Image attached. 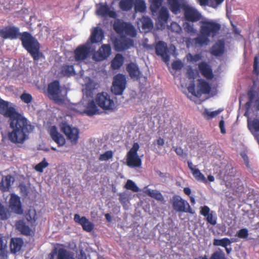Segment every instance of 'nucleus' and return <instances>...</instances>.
<instances>
[{
    "label": "nucleus",
    "mask_w": 259,
    "mask_h": 259,
    "mask_svg": "<svg viewBox=\"0 0 259 259\" xmlns=\"http://www.w3.org/2000/svg\"><path fill=\"white\" fill-rule=\"evenodd\" d=\"M0 113L9 117L10 130L7 134L9 141L15 144H23L29 139V134L34 130V126L15 109L9 106V103L0 98Z\"/></svg>",
    "instance_id": "obj_1"
},
{
    "label": "nucleus",
    "mask_w": 259,
    "mask_h": 259,
    "mask_svg": "<svg viewBox=\"0 0 259 259\" xmlns=\"http://www.w3.org/2000/svg\"><path fill=\"white\" fill-rule=\"evenodd\" d=\"M200 35L194 39L196 46H207L210 40L209 38L217 36L221 28V25L215 20L205 19L199 22Z\"/></svg>",
    "instance_id": "obj_2"
},
{
    "label": "nucleus",
    "mask_w": 259,
    "mask_h": 259,
    "mask_svg": "<svg viewBox=\"0 0 259 259\" xmlns=\"http://www.w3.org/2000/svg\"><path fill=\"white\" fill-rule=\"evenodd\" d=\"M104 37V32L101 28L98 27L94 28L92 31L90 40L85 44L78 46L75 50V60L78 61L86 59L90 54L95 50L93 44L101 42Z\"/></svg>",
    "instance_id": "obj_3"
},
{
    "label": "nucleus",
    "mask_w": 259,
    "mask_h": 259,
    "mask_svg": "<svg viewBox=\"0 0 259 259\" xmlns=\"http://www.w3.org/2000/svg\"><path fill=\"white\" fill-rule=\"evenodd\" d=\"M20 39L23 47L30 54L34 61H38L43 54L40 52V44L30 33L24 32L21 34Z\"/></svg>",
    "instance_id": "obj_4"
},
{
    "label": "nucleus",
    "mask_w": 259,
    "mask_h": 259,
    "mask_svg": "<svg viewBox=\"0 0 259 259\" xmlns=\"http://www.w3.org/2000/svg\"><path fill=\"white\" fill-rule=\"evenodd\" d=\"M113 27L115 31L119 34H124L132 37L136 35V30L130 23L117 20L115 22Z\"/></svg>",
    "instance_id": "obj_5"
},
{
    "label": "nucleus",
    "mask_w": 259,
    "mask_h": 259,
    "mask_svg": "<svg viewBox=\"0 0 259 259\" xmlns=\"http://www.w3.org/2000/svg\"><path fill=\"white\" fill-rule=\"evenodd\" d=\"M62 132L66 136L72 145H76L79 139V130L77 128L70 125L66 123H63L61 125Z\"/></svg>",
    "instance_id": "obj_6"
},
{
    "label": "nucleus",
    "mask_w": 259,
    "mask_h": 259,
    "mask_svg": "<svg viewBox=\"0 0 259 259\" xmlns=\"http://www.w3.org/2000/svg\"><path fill=\"white\" fill-rule=\"evenodd\" d=\"M139 145L135 143L127 154V165L131 167H139L141 165V159L137 154Z\"/></svg>",
    "instance_id": "obj_7"
},
{
    "label": "nucleus",
    "mask_w": 259,
    "mask_h": 259,
    "mask_svg": "<svg viewBox=\"0 0 259 259\" xmlns=\"http://www.w3.org/2000/svg\"><path fill=\"white\" fill-rule=\"evenodd\" d=\"M172 206L174 209L178 212H189L192 214L194 213L188 202L179 195L173 196Z\"/></svg>",
    "instance_id": "obj_8"
},
{
    "label": "nucleus",
    "mask_w": 259,
    "mask_h": 259,
    "mask_svg": "<svg viewBox=\"0 0 259 259\" xmlns=\"http://www.w3.org/2000/svg\"><path fill=\"white\" fill-rule=\"evenodd\" d=\"M98 105L104 110H113L115 107L113 100L107 93L103 92L98 94L96 99Z\"/></svg>",
    "instance_id": "obj_9"
},
{
    "label": "nucleus",
    "mask_w": 259,
    "mask_h": 259,
    "mask_svg": "<svg viewBox=\"0 0 259 259\" xmlns=\"http://www.w3.org/2000/svg\"><path fill=\"white\" fill-rule=\"evenodd\" d=\"M126 80L124 75L118 74L113 78L111 88L112 92L115 95H121L126 88Z\"/></svg>",
    "instance_id": "obj_10"
},
{
    "label": "nucleus",
    "mask_w": 259,
    "mask_h": 259,
    "mask_svg": "<svg viewBox=\"0 0 259 259\" xmlns=\"http://www.w3.org/2000/svg\"><path fill=\"white\" fill-rule=\"evenodd\" d=\"M111 49L109 45H103L99 50L93 55V59L96 61H101L106 59L111 54Z\"/></svg>",
    "instance_id": "obj_11"
},
{
    "label": "nucleus",
    "mask_w": 259,
    "mask_h": 259,
    "mask_svg": "<svg viewBox=\"0 0 259 259\" xmlns=\"http://www.w3.org/2000/svg\"><path fill=\"white\" fill-rule=\"evenodd\" d=\"M200 213L205 217L207 222L212 226L217 224V215L215 211L211 210L208 206H201Z\"/></svg>",
    "instance_id": "obj_12"
},
{
    "label": "nucleus",
    "mask_w": 259,
    "mask_h": 259,
    "mask_svg": "<svg viewBox=\"0 0 259 259\" xmlns=\"http://www.w3.org/2000/svg\"><path fill=\"white\" fill-rule=\"evenodd\" d=\"M183 9L184 16L186 20L191 22H196L200 19L201 15L196 9L185 5Z\"/></svg>",
    "instance_id": "obj_13"
},
{
    "label": "nucleus",
    "mask_w": 259,
    "mask_h": 259,
    "mask_svg": "<svg viewBox=\"0 0 259 259\" xmlns=\"http://www.w3.org/2000/svg\"><path fill=\"white\" fill-rule=\"evenodd\" d=\"M60 92L59 82L58 81H54L49 84L48 94L50 99L56 102L59 101L61 100L59 97Z\"/></svg>",
    "instance_id": "obj_14"
},
{
    "label": "nucleus",
    "mask_w": 259,
    "mask_h": 259,
    "mask_svg": "<svg viewBox=\"0 0 259 259\" xmlns=\"http://www.w3.org/2000/svg\"><path fill=\"white\" fill-rule=\"evenodd\" d=\"M9 206L14 212L21 214L23 212L20 198L15 194H12L9 201Z\"/></svg>",
    "instance_id": "obj_15"
},
{
    "label": "nucleus",
    "mask_w": 259,
    "mask_h": 259,
    "mask_svg": "<svg viewBox=\"0 0 259 259\" xmlns=\"http://www.w3.org/2000/svg\"><path fill=\"white\" fill-rule=\"evenodd\" d=\"M18 34L19 29L15 27H7L0 29V37L4 39H15Z\"/></svg>",
    "instance_id": "obj_16"
},
{
    "label": "nucleus",
    "mask_w": 259,
    "mask_h": 259,
    "mask_svg": "<svg viewBox=\"0 0 259 259\" xmlns=\"http://www.w3.org/2000/svg\"><path fill=\"white\" fill-rule=\"evenodd\" d=\"M156 53L158 56H160L162 60L167 62L169 61V56L168 55V50L166 44L163 41H159L155 47Z\"/></svg>",
    "instance_id": "obj_17"
},
{
    "label": "nucleus",
    "mask_w": 259,
    "mask_h": 259,
    "mask_svg": "<svg viewBox=\"0 0 259 259\" xmlns=\"http://www.w3.org/2000/svg\"><path fill=\"white\" fill-rule=\"evenodd\" d=\"M115 49L119 52L127 50L134 46V41L131 38L122 37L117 40L114 44Z\"/></svg>",
    "instance_id": "obj_18"
},
{
    "label": "nucleus",
    "mask_w": 259,
    "mask_h": 259,
    "mask_svg": "<svg viewBox=\"0 0 259 259\" xmlns=\"http://www.w3.org/2000/svg\"><path fill=\"white\" fill-rule=\"evenodd\" d=\"M74 220L75 223L80 225L83 229L87 232H90L94 229V224L85 217H80L78 214H75L74 216Z\"/></svg>",
    "instance_id": "obj_19"
},
{
    "label": "nucleus",
    "mask_w": 259,
    "mask_h": 259,
    "mask_svg": "<svg viewBox=\"0 0 259 259\" xmlns=\"http://www.w3.org/2000/svg\"><path fill=\"white\" fill-rule=\"evenodd\" d=\"M50 134L52 139L59 146L64 145L65 143V139L63 136L58 132L55 126H52L50 130Z\"/></svg>",
    "instance_id": "obj_20"
},
{
    "label": "nucleus",
    "mask_w": 259,
    "mask_h": 259,
    "mask_svg": "<svg viewBox=\"0 0 259 259\" xmlns=\"http://www.w3.org/2000/svg\"><path fill=\"white\" fill-rule=\"evenodd\" d=\"M96 13L98 15L102 17L109 16L110 18H115L117 16L116 12L111 11L106 5L101 4L99 5Z\"/></svg>",
    "instance_id": "obj_21"
},
{
    "label": "nucleus",
    "mask_w": 259,
    "mask_h": 259,
    "mask_svg": "<svg viewBox=\"0 0 259 259\" xmlns=\"http://www.w3.org/2000/svg\"><path fill=\"white\" fill-rule=\"evenodd\" d=\"M169 9L174 14H177L180 12L181 9L185 6L184 0H167Z\"/></svg>",
    "instance_id": "obj_22"
},
{
    "label": "nucleus",
    "mask_w": 259,
    "mask_h": 259,
    "mask_svg": "<svg viewBox=\"0 0 259 259\" xmlns=\"http://www.w3.org/2000/svg\"><path fill=\"white\" fill-rule=\"evenodd\" d=\"M126 70L130 77L134 80H138L141 76L142 72L140 71L138 66L134 63L128 64Z\"/></svg>",
    "instance_id": "obj_23"
},
{
    "label": "nucleus",
    "mask_w": 259,
    "mask_h": 259,
    "mask_svg": "<svg viewBox=\"0 0 259 259\" xmlns=\"http://www.w3.org/2000/svg\"><path fill=\"white\" fill-rule=\"evenodd\" d=\"M198 68L202 75L208 79L213 77L212 69L210 66L205 62H202L198 64Z\"/></svg>",
    "instance_id": "obj_24"
},
{
    "label": "nucleus",
    "mask_w": 259,
    "mask_h": 259,
    "mask_svg": "<svg viewBox=\"0 0 259 259\" xmlns=\"http://www.w3.org/2000/svg\"><path fill=\"white\" fill-rule=\"evenodd\" d=\"M225 42L223 40H219L212 47L211 54L215 56H221L224 52Z\"/></svg>",
    "instance_id": "obj_25"
},
{
    "label": "nucleus",
    "mask_w": 259,
    "mask_h": 259,
    "mask_svg": "<svg viewBox=\"0 0 259 259\" xmlns=\"http://www.w3.org/2000/svg\"><path fill=\"white\" fill-rule=\"evenodd\" d=\"M143 192L150 197L153 198L158 201H163L164 198L161 193L158 190H151L149 189L148 187H145L144 188Z\"/></svg>",
    "instance_id": "obj_26"
},
{
    "label": "nucleus",
    "mask_w": 259,
    "mask_h": 259,
    "mask_svg": "<svg viewBox=\"0 0 259 259\" xmlns=\"http://www.w3.org/2000/svg\"><path fill=\"white\" fill-rule=\"evenodd\" d=\"M84 113L88 116H93L100 114V110L98 108L94 101L92 100L88 103Z\"/></svg>",
    "instance_id": "obj_27"
},
{
    "label": "nucleus",
    "mask_w": 259,
    "mask_h": 259,
    "mask_svg": "<svg viewBox=\"0 0 259 259\" xmlns=\"http://www.w3.org/2000/svg\"><path fill=\"white\" fill-rule=\"evenodd\" d=\"M14 181V178L12 176L10 175L6 176L2 179L1 189L3 191H8L11 185L13 184Z\"/></svg>",
    "instance_id": "obj_28"
},
{
    "label": "nucleus",
    "mask_w": 259,
    "mask_h": 259,
    "mask_svg": "<svg viewBox=\"0 0 259 259\" xmlns=\"http://www.w3.org/2000/svg\"><path fill=\"white\" fill-rule=\"evenodd\" d=\"M23 244V241L22 239L17 238H12L11 241L10 247L11 251L13 253H16L19 251Z\"/></svg>",
    "instance_id": "obj_29"
},
{
    "label": "nucleus",
    "mask_w": 259,
    "mask_h": 259,
    "mask_svg": "<svg viewBox=\"0 0 259 259\" xmlns=\"http://www.w3.org/2000/svg\"><path fill=\"white\" fill-rule=\"evenodd\" d=\"M169 17V12L167 9L164 7H162L158 15V20L161 23V25H165L167 22Z\"/></svg>",
    "instance_id": "obj_30"
},
{
    "label": "nucleus",
    "mask_w": 259,
    "mask_h": 259,
    "mask_svg": "<svg viewBox=\"0 0 259 259\" xmlns=\"http://www.w3.org/2000/svg\"><path fill=\"white\" fill-rule=\"evenodd\" d=\"M124 58L122 55L117 54L111 62V67L113 69H119L123 64Z\"/></svg>",
    "instance_id": "obj_31"
},
{
    "label": "nucleus",
    "mask_w": 259,
    "mask_h": 259,
    "mask_svg": "<svg viewBox=\"0 0 259 259\" xmlns=\"http://www.w3.org/2000/svg\"><path fill=\"white\" fill-rule=\"evenodd\" d=\"M7 240L5 237H0V257L5 258L7 256Z\"/></svg>",
    "instance_id": "obj_32"
},
{
    "label": "nucleus",
    "mask_w": 259,
    "mask_h": 259,
    "mask_svg": "<svg viewBox=\"0 0 259 259\" xmlns=\"http://www.w3.org/2000/svg\"><path fill=\"white\" fill-rule=\"evenodd\" d=\"M58 259H74L73 254L64 248H60L58 251Z\"/></svg>",
    "instance_id": "obj_33"
},
{
    "label": "nucleus",
    "mask_w": 259,
    "mask_h": 259,
    "mask_svg": "<svg viewBox=\"0 0 259 259\" xmlns=\"http://www.w3.org/2000/svg\"><path fill=\"white\" fill-rule=\"evenodd\" d=\"M133 5L134 0H121L119 6L122 11H128L132 9Z\"/></svg>",
    "instance_id": "obj_34"
},
{
    "label": "nucleus",
    "mask_w": 259,
    "mask_h": 259,
    "mask_svg": "<svg viewBox=\"0 0 259 259\" xmlns=\"http://www.w3.org/2000/svg\"><path fill=\"white\" fill-rule=\"evenodd\" d=\"M61 73L63 76H72L75 74L74 70L72 65H63L61 67Z\"/></svg>",
    "instance_id": "obj_35"
},
{
    "label": "nucleus",
    "mask_w": 259,
    "mask_h": 259,
    "mask_svg": "<svg viewBox=\"0 0 259 259\" xmlns=\"http://www.w3.org/2000/svg\"><path fill=\"white\" fill-rule=\"evenodd\" d=\"M163 2V0H150V9L153 14L157 12Z\"/></svg>",
    "instance_id": "obj_36"
},
{
    "label": "nucleus",
    "mask_w": 259,
    "mask_h": 259,
    "mask_svg": "<svg viewBox=\"0 0 259 259\" xmlns=\"http://www.w3.org/2000/svg\"><path fill=\"white\" fill-rule=\"evenodd\" d=\"M146 8L144 0H135V10L136 12L144 13L146 11Z\"/></svg>",
    "instance_id": "obj_37"
},
{
    "label": "nucleus",
    "mask_w": 259,
    "mask_h": 259,
    "mask_svg": "<svg viewBox=\"0 0 259 259\" xmlns=\"http://www.w3.org/2000/svg\"><path fill=\"white\" fill-rule=\"evenodd\" d=\"M198 87L199 88V92L203 94H208L210 91V87L208 82L203 80H199Z\"/></svg>",
    "instance_id": "obj_38"
},
{
    "label": "nucleus",
    "mask_w": 259,
    "mask_h": 259,
    "mask_svg": "<svg viewBox=\"0 0 259 259\" xmlns=\"http://www.w3.org/2000/svg\"><path fill=\"white\" fill-rule=\"evenodd\" d=\"M143 29L150 30L153 27V23L151 19L148 17H143L141 19Z\"/></svg>",
    "instance_id": "obj_39"
},
{
    "label": "nucleus",
    "mask_w": 259,
    "mask_h": 259,
    "mask_svg": "<svg viewBox=\"0 0 259 259\" xmlns=\"http://www.w3.org/2000/svg\"><path fill=\"white\" fill-rule=\"evenodd\" d=\"M231 242L228 238H224L222 239H214L213 240V244L214 246H221L226 248V246L230 245Z\"/></svg>",
    "instance_id": "obj_40"
},
{
    "label": "nucleus",
    "mask_w": 259,
    "mask_h": 259,
    "mask_svg": "<svg viewBox=\"0 0 259 259\" xmlns=\"http://www.w3.org/2000/svg\"><path fill=\"white\" fill-rule=\"evenodd\" d=\"M192 174L197 181L203 182L204 184L207 183V180L198 168L194 170Z\"/></svg>",
    "instance_id": "obj_41"
},
{
    "label": "nucleus",
    "mask_w": 259,
    "mask_h": 259,
    "mask_svg": "<svg viewBox=\"0 0 259 259\" xmlns=\"http://www.w3.org/2000/svg\"><path fill=\"white\" fill-rule=\"evenodd\" d=\"M248 127L251 132H259V120L254 119L252 121L248 120Z\"/></svg>",
    "instance_id": "obj_42"
},
{
    "label": "nucleus",
    "mask_w": 259,
    "mask_h": 259,
    "mask_svg": "<svg viewBox=\"0 0 259 259\" xmlns=\"http://www.w3.org/2000/svg\"><path fill=\"white\" fill-rule=\"evenodd\" d=\"M0 216L2 220H7L10 216V212L8 208L5 207L0 203Z\"/></svg>",
    "instance_id": "obj_43"
},
{
    "label": "nucleus",
    "mask_w": 259,
    "mask_h": 259,
    "mask_svg": "<svg viewBox=\"0 0 259 259\" xmlns=\"http://www.w3.org/2000/svg\"><path fill=\"white\" fill-rule=\"evenodd\" d=\"M125 188L128 190H132L134 192H138L139 191V188L136 184L131 180H128L127 181L125 185Z\"/></svg>",
    "instance_id": "obj_44"
},
{
    "label": "nucleus",
    "mask_w": 259,
    "mask_h": 259,
    "mask_svg": "<svg viewBox=\"0 0 259 259\" xmlns=\"http://www.w3.org/2000/svg\"><path fill=\"white\" fill-rule=\"evenodd\" d=\"M222 110H218L214 111H209L207 109H205L203 112V115L207 119H211L218 115Z\"/></svg>",
    "instance_id": "obj_45"
},
{
    "label": "nucleus",
    "mask_w": 259,
    "mask_h": 259,
    "mask_svg": "<svg viewBox=\"0 0 259 259\" xmlns=\"http://www.w3.org/2000/svg\"><path fill=\"white\" fill-rule=\"evenodd\" d=\"M188 90L189 93L194 96L199 97L201 96V93L199 91L196 92L195 91V82L193 80L190 82L188 87Z\"/></svg>",
    "instance_id": "obj_46"
},
{
    "label": "nucleus",
    "mask_w": 259,
    "mask_h": 259,
    "mask_svg": "<svg viewBox=\"0 0 259 259\" xmlns=\"http://www.w3.org/2000/svg\"><path fill=\"white\" fill-rule=\"evenodd\" d=\"M184 28L186 32L190 33L191 35L196 33L197 30L194 28V25L189 23H186L184 25Z\"/></svg>",
    "instance_id": "obj_47"
},
{
    "label": "nucleus",
    "mask_w": 259,
    "mask_h": 259,
    "mask_svg": "<svg viewBox=\"0 0 259 259\" xmlns=\"http://www.w3.org/2000/svg\"><path fill=\"white\" fill-rule=\"evenodd\" d=\"M202 58V56L199 54H195L194 55H192L190 53H189L187 55V59L188 61L192 63L196 62L199 60H200Z\"/></svg>",
    "instance_id": "obj_48"
},
{
    "label": "nucleus",
    "mask_w": 259,
    "mask_h": 259,
    "mask_svg": "<svg viewBox=\"0 0 259 259\" xmlns=\"http://www.w3.org/2000/svg\"><path fill=\"white\" fill-rule=\"evenodd\" d=\"M168 29L176 33H180L182 31L181 27L176 22H172L168 26Z\"/></svg>",
    "instance_id": "obj_49"
},
{
    "label": "nucleus",
    "mask_w": 259,
    "mask_h": 259,
    "mask_svg": "<svg viewBox=\"0 0 259 259\" xmlns=\"http://www.w3.org/2000/svg\"><path fill=\"white\" fill-rule=\"evenodd\" d=\"M48 165L49 164L46 161V159H44V160L41 162L37 164L35 166V169L38 172H42L44 169L47 167L48 166Z\"/></svg>",
    "instance_id": "obj_50"
},
{
    "label": "nucleus",
    "mask_w": 259,
    "mask_h": 259,
    "mask_svg": "<svg viewBox=\"0 0 259 259\" xmlns=\"http://www.w3.org/2000/svg\"><path fill=\"white\" fill-rule=\"evenodd\" d=\"M113 157V152L109 150L100 155L99 160L101 161H107Z\"/></svg>",
    "instance_id": "obj_51"
},
{
    "label": "nucleus",
    "mask_w": 259,
    "mask_h": 259,
    "mask_svg": "<svg viewBox=\"0 0 259 259\" xmlns=\"http://www.w3.org/2000/svg\"><path fill=\"white\" fill-rule=\"evenodd\" d=\"M237 235L238 238L241 239H246L248 236V231L246 228H243L239 230Z\"/></svg>",
    "instance_id": "obj_52"
},
{
    "label": "nucleus",
    "mask_w": 259,
    "mask_h": 259,
    "mask_svg": "<svg viewBox=\"0 0 259 259\" xmlns=\"http://www.w3.org/2000/svg\"><path fill=\"white\" fill-rule=\"evenodd\" d=\"M21 99L25 103L28 104L31 102L32 97L31 95L27 93H23L20 96Z\"/></svg>",
    "instance_id": "obj_53"
},
{
    "label": "nucleus",
    "mask_w": 259,
    "mask_h": 259,
    "mask_svg": "<svg viewBox=\"0 0 259 259\" xmlns=\"http://www.w3.org/2000/svg\"><path fill=\"white\" fill-rule=\"evenodd\" d=\"M210 259H226V258L223 252L215 251L211 255Z\"/></svg>",
    "instance_id": "obj_54"
},
{
    "label": "nucleus",
    "mask_w": 259,
    "mask_h": 259,
    "mask_svg": "<svg viewBox=\"0 0 259 259\" xmlns=\"http://www.w3.org/2000/svg\"><path fill=\"white\" fill-rule=\"evenodd\" d=\"M94 89H91L89 88V86L87 85L86 88L82 90L83 96H86V97H90L91 98H93V91Z\"/></svg>",
    "instance_id": "obj_55"
},
{
    "label": "nucleus",
    "mask_w": 259,
    "mask_h": 259,
    "mask_svg": "<svg viewBox=\"0 0 259 259\" xmlns=\"http://www.w3.org/2000/svg\"><path fill=\"white\" fill-rule=\"evenodd\" d=\"M171 66L174 70H180L183 67V64L181 60H176L172 63Z\"/></svg>",
    "instance_id": "obj_56"
},
{
    "label": "nucleus",
    "mask_w": 259,
    "mask_h": 259,
    "mask_svg": "<svg viewBox=\"0 0 259 259\" xmlns=\"http://www.w3.org/2000/svg\"><path fill=\"white\" fill-rule=\"evenodd\" d=\"M119 195V200L120 202L122 204L123 207H125L128 202L127 197L123 193H120Z\"/></svg>",
    "instance_id": "obj_57"
},
{
    "label": "nucleus",
    "mask_w": 259,
    "mask_h": 259,
    "mask_svg": "<svg viewBox=\"0 0 259 259\" xmlns=\"http://www.w3.org/2000/svg\"><path fill=\"white\" fill-rule=\"evenodd\" d=\"M19 229L20 230L22 234L29 235L30 234L31 230L29 227L22 225L21 227H19Z\"/></svg>",
    "instance_id": "obj_58"
},
{
    "label": "nucleus",
    "mask_w": 259,
    "mask_h": 259,
    "mask_svg": "<svg viewBox=\"0 0 259 259\" xmlns=\"http://www.w3.org/2000/svg\"><path fill=\"white\" fill-rule=\"evenodd\" d=\"M187 74L189 79H192L193 80L196 77V72L192 68L188 69Z\"/></svg>",
    "instance_id": "obj_59"
},
{
    "label": "nucleus",
    "mask_w": 259,
    "mask_h": 259,
    "mask_svg": "<svg viewBox=\"0 0 259 259\" xmlns=\"http://www.w3.org/2000/svg\"><path fill=\"white\" fill-rule=\"evenodd\" d=\"M19 187L21 194L23 196H27L28 193L27 187L24 185H20Z\"/></svg>",
    "instance_id": "obj_60"
},
{
    "label": "nucleus",
    "mask_w": 259,
    "mask_h": 259,
    "mask_svg": "<svg viewBox=\"0 0 259 259\" xmlns=\"http://www.w3.org/2000/svg\"><path fill=\"white\" fill-rule=\"evenodd\" d=\"M253 70L256 73H259V69L258 68V62H257V57H255L254 59V63H253Z\"/></svg>",
    "instance_id": "obj_61"
},
{
    "label": "nucleus",
    "mask_w": 259,
    "mask_h": 259,
    "mask_svg": "<svg viewBox=\"0 0 259 259\" xmlns=\"http://www.w3.org/2000/svg\"><path fill=\"white\" fill-rule=\"evenodd\" d=\"M58 254L57 250L56 248L54 249L52 252L48 255V259H54L56 254Z\"/></svg>",
    "instance_id": "obj_62"
},
{
    "label": "nucleus",
    "mask_w": 259,
    "mask_h": 259,
    "mask_svg": "<svg viewBox=\"0 0 259 259\" xmlns=\"http://www.w3.org/2000/svg\"><path fill=\"white\" fill-rule=\"evenodd\" d=\"M219 127L220 128L221 132L222 134L226 133V130L225 128V123L224 120H222L220 121Z\"/></svg>",
    "instance_id": "obj_63"
},
{
    "label": "nucleus",
    "mask_w": 259,
    "mask_h": 259,
    "mask_svg": "<svg viewBox=\"0 0 259 259\" xmlns=\"http://www.w3.org/2000/svg\"><path fill=\"white\" fill-rule=\"evenodd\" d=\"M176 153L180 156H182L183 154V150L181 147H175L172 148Z\"/></svg>",
    "instance_id": "obj_64"
}]
</instances>
